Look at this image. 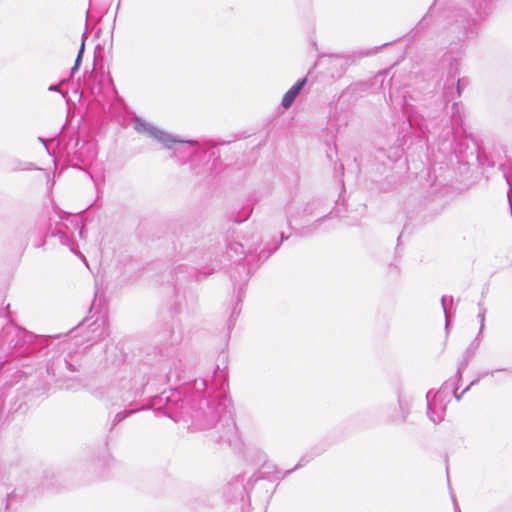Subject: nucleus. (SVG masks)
<instances>
[{"instance_id": "21", "label": "nucleus", "mask_w": 512, "mask_h": 512, "mask_svg": "<svg viewBox=\"0 0 512 512\" xmlns=\"http://www.w3.org/2000/svg\"><path fill=\"white\" fill-rule=\"evenodd\" d=\"M302 466H303V464H302V463H301V461H300V462H299V463L294 467V470H295V469H297V468H300V467H302ZM292 471H293V469H292V470H288V471H286L285 475H287V474L291 473Z\"/></svg>"}, {"instance_id": "6", "label": "nucleus", "mask_w": 512, "mask_h": 512, "mask_svg": "<svg viewBox=\"0 0 512 512\" xmlns=\"http://www.w3.org/2000/svg\"><path fill=\"white\" fill-rule=\"evenodd\" d=\"M482 337H483V335L477 334L476 337L474 338V340L469 344V346L465 350V352L463 354L462 363L458 369L459 377H461V370L464 369L468 365L469 361L473 358L476 351L480 347Z\"/></svg>"}, {"instance_id": "2", "label": "nucleus", "mask_w": 512, "mask_h": 512, "mask_svg": "<svg viewBox=\"0 0 512 512\" xmlns=\"http://www.w3.org/2000/svg\"><path fill=\"white\" fill-rule=\"evenodd\" d=\"M32 339V334L9 323L0 332V348L6 353L22 348Z\"/></svg>"}, {"instance_id": "7", "label": "nucleus", "mask_w": 512, "mask_h": 512, "mask_svg": "<svg viewBox=\"0 0 512 512\" xmlns=\"http://www.w3.org/2000/svg\"><path fill=\"white\" fill-rule=\"evenodd\" d=\"M430 393L431 392H428L427 395H426L427 408H428L427 414H428V417L430 418V420L432 422L438 423V422H440L443 419V414L445 412L444 408H441L440 411H436V400H437L438 397L441 396L442 392L438 391L435 394L433 401L430 400Z\"/></svg>"}, {"instance_id": "15", "label": "nucleus", "mask_w": 512, "mask_h": 512, "mask_svg": "<svg viewBox=\"0 0 512 512\" xmlns=\"http://www.w3.org/2000/svg\"><path fill=\"white\" fill-rule=\"evenodd\" d=\"M446 299H447V297L443 296L442 299H441V304H442V308H443V311H444V314H445V318H446V328H448L449 314H448V311H447V308H446Z\"/></svg>"}, {"instance_id": "5", "label": "nucleus", "mask_w": 512, "mask_h": 512, "mask_svg": "<svg viewBox=\"0 0 512 512\" xmlns=\"http://www.w3.org/2000/svg\"><path fill=\"white\" fill-rule=\"evenodd\" d=\"M306 84V78L298 80L283 96L281 105L288 109L292 106L294 100Z\"/></svg>"}, {"instance_id": "9", "label": "nucleus", "mask_w": 512, "mask_h": 512, "mask_svg": "<svg viewBox=\"0 0 512 512\" xmlns=\"http://www.w3.org/2000/svg\"><path fill=\"white\" fill-rule=\"evenodd\" d=\"M84 47H85V42H84V40H82L80 49L78 51V54H77V57H76V60H75V64H74V66L71 69V75L72 76L75 74V72L78 71V69H79V67L81 65L82 56H83V53H84Z\"/></svg>"}, {"instance_id": "17", "label": "nucleus", "mask_w": 512, "mask_h": 512, "mask_svg": "<svg viewBox=\"0 0 512 512\" xmlns=\"http://www.w3.org/2000/svg\"><path fill=\"white\" fill-rule=\"evenodd\" d=\"M66 80H62L59 85H52L49 87L50 91H58L60 92V85L63 84Z\"/></svg>"}, {"instance_id": "18", "label": "nucleus", "mask_w": 512, "mask_h": 512, "mask_svg": "<svg viewBox=\"0 0 512 512\" xmlns=\"http://www.w3.org/2000/svg\"><path fill=\"white\" fill-rule=\"evenodd\" d=\"M172 376H175L176 379L180 380L181 377L179 374L174 373V371L170 370L168 373V378L170 379Z\"/></svg>"}, {"instance_id": "10", "label": "nucleus", "mask_w": 512, "mask_h": 512, "mask_svg": "<svg viewBox=\"0 0 512 512\" xmlns=\"http://www.w3.org/2000/svg\"><path fill=\"white\" fill-rule=\"evenodd\" d=\"M398 402H399V407H400V409L402 411L401 421L405 422L406 419H407V416L409 414L410 403H409L408 400L402 399V398H399Z\"/></svg>"}, {"instance_id": "1", "label": "nucleus", "mask_w": 512, "mask_h": 512, "mask_svg": "<svg viewBox=\"0 0 512 512\" xmlns=\"http://www.w3.org/2000/svg\"><path fill=\"white\" fill-rule=\"evenodd\" d=\"M192 423L197 430L215 429L220 440L231 442L237 434V427L226 395H218L205 401V408L200 407L192 416Z\"/></svg>"}, {"instance_id": "12", "label": "nucleus", "mask_w": 512, "mask_h": 512, "mask_svg": "<svg viewBox=\"0 0 512 512\" xmlns=\"http://www.w3.org/2000/svg\"><path fill=\"white\" fill-rule=\"evenodd\" d=\"M493 374H494V371L487 372V373H484V374L479 375V376H478V378H477V379H475V380H473V381L470 383V385H469V386H467V387L462 391V393H461V394H457V392H456V390H455V391H454V396H455V398H456L457 400H460V399H461V397L463 396V394H464L466 391H468V390H469V388H470L471 386H473L474 384L478 383V382H479V380H480L481 378H483V377H485V376H487V375H491V376H492Z\"/></svg>"}, {"instance_id": "22", "label": "nucleus", "mask_w": 512, "mask_h": 512, "mask_svg": "<svg viewBox=\"0 0 512 512\" xmlns=\"http://www.w3.org/2000/svg\"><path fill=\"white\" fill-rule=\"evenodd\" d=\"M185 143L189 144V145H192V146H196L198 145V142L197 141H194V140H188V141H185Z\"/></svg>"}, {"instance_id": "25", "label": "nucleus", "mask_w": 512, "mask_h": 512, "mask_svg": "<svg viewBox=\"0 0 512 512\" xmlns=\"http://www.w3.org/2000/svg\"><path fill=\"white\" fill-rule=\"evenodd\" d=\"M504 177L506 178V182L509 184V179L507 178V176L504 174Z\"/></svg>"}, {"instance_id": "14", "label": "nucleus", "mask_w": 512, "mask_h": 512, "mask_svg": "<svg viewBox=\"0 0 512 512\" xmlns=\"http://www.w3.org/2000/svg\"><path fill=\"white\" fill-rule=\"evenodd\" d=\"M193 387L197 392H203L207 388V382L205 379L195 380L193 383Z\"/></svg>"}, {"instance_id": "23", "label": "nucleus", "mask_w": 512, "mask_h": 512, "mask_svg": "<svg viewBox=\"0 0 512 512\" xmlns=\"http://www.w3.org/2000/svg\"><path fill=\"white\" fill-rule=\"evenodd\" d=\"M39 140L46 146V141L42 138H39Z\"/></svg>"}, {"instance_id": "3", "label": "nucleus", "mask_w": 512, "mask_h": 512, "mask_svg": "<svg viewBox=\"0 0 512 512\" xmlns=\"http://www.w3.org/2000/svg\"><path fill=\"white\" fill-rule=\"evenodd\" d=\"M134 128L140 133H147L149 136L155 138L157 141L162 143L165 147L171 148L174 143H183L184 141L176 139L171 134H168L155 126L141 120L136 117L134 120Z\"/></svg>"}, {"instance_id": "4", "label": "nucleus", "mask_w": 512, "mask_h": 512, "mask_svg": "<svg viewBox=\"0 0 512 512\" xmlns=\"http://www.w3.org/2000/svg\"><path fill=\"white\" fill-rule=\"evenodd\" d=\"M463 81L464 80L456 79V73L454 75H450L449 76V78L447 79V82L445 83L444 91H443V98H444L445 105L449 101L454 99V97H455V92H454V85H455V83L457 84V86H456V94L458 96H460V94H461V85H462Z\"/></svg>"}, {"instance_id": "26", "label": "nucleus", "mask_w": 512, "mask_h": 512, "mask_svg": "<svg viewBox=\"0 0 512 512\" xmlns=\"http://www.w3.org/2000/svg\"><path fill=\"white\" fill-rule=\"evenodd\" d=\"M456 512H460V511H458V510L456 509Z\"/></svg>"}, {"instance_id": "19", "label": "nucleus", "mask_w": 512, "mask_h": 512, "mask_svg": "<svg viewBox=\"0 0 512 512\" xmlns=\"http://www.w3.org/2000/svg\"><path fill=\"white\" fill-rule=\"evenodd\" d=\"M452 112H453V115H455L456 113L459 112V107H458V104L457 103H454L452 105Z\"/></svg>"}, {"instance_id": "24", "label": "nucleus", "mask_w": 512, "mask_h": 512, "mask_svg": "<svg viewBox=\"0 0 512 512\" xmlns=\"http://www.w3.org/2000/svg\"><path fill=\"white\" fill-rule=\"evenodd\" d=\"M449 300H450V303L453 304V297L452 296L449 297Z\"/></svg>"}, {"instance_id": "8", "label": "nucleus", "mask_w": 512, "mask_h": 512, "mask_svg": "<svg viewBox=\"0 0 512 512\" xmlns=\"http://www.w3.org/2000/svg\"><path fill=\"white\" fill-rule=\"evenodd\" d=\"M479 307V313L477 315V318L480 322V328L478 334L483 335V331L485 328V315H486V308L482 305V303L478 304Z\"/></svg>"}, {"instance_id": "20", "label": "nucleus", "mask_w": 512, "mask_h": 512, "mask_svg": "<svg viewBox=\"0 0 512 512\" xmlns=\"http://www.w3.org/2000/svg\"><path fill=\"white\" fill-rule=\"evenodd\" d=\"M377 49H372L368 52H365V53H361V56H369V55H372L374 53H376Z\"/></svg>"}, {"instance_id": "16", "label": "nucleus", "mask_w": 512, "mask_h": 512, "mask_svg": "<svg viewBox=\"0 0 512 512\" xmlns=\"http://www.w3.org/2000/svg\"><path fill=\"white\" fill-rule=\"evenodd\" d=\"M99 326H101V328H102L101 332L99 334V338H104V337L108 336L109 333H108L107 327L105 326L104 320L101 322V324Z\"/></svg>"}, {"instance_id": "13", "label": "nucleus", "mask_w": 512, "mask_h": 512, "mask_svg": "<svg viewBox=\"0 0 512 512\" xmlns=\"http://www.w3.org/2000/svg\"><path fill=\"white\" fill-rule=\"evenodd\" d=\"M137 409L134 410H128V411H122L115 415V418L113 420L112 425L115 426L118 423H120L122 420H124L127 416L131 415L132 413L136 412Z\"/></svg>"}, {"instance_id": "11", "label": "nucleus", "mask_w": 512, "mask_h": 512, "mask_svg": "<svg viewBox=\"0 0 512 512\" xmlns=\"http://www.w3.org/2000/svg\"><path fill=\"white\" fill-rule=\"evenodd\" d=\"M234 253L236 255H242L244 254V247L241 243L233 242L228 245V254L230 257H232L231 253Z\"/></svg>"}]
</instances>
